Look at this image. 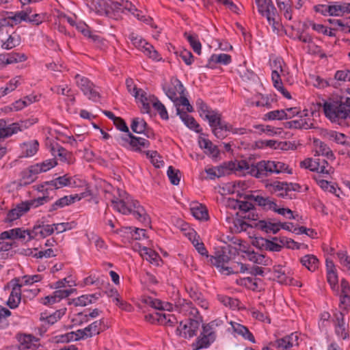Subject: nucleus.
<instances>
[{"label":"nucleus","mask_w":350,"mask_h":350,"mask_svg":"<svg viewBox=\"0 0 350 350\" xmlns=\"http://www.w3.org/2000/svg\"><path fill=\"white\" fill-rule=\"evenodd\" d=\"M110 202L114 211L122 215H132L145 224L150 223V218L144 208L126 191L118 189Z\"/></svg>","instance_id":"obj_1"},{"label":"nucleus","mask_w":350,"mask_h":350,"mask_svg":"<svg viewBox=\"0 0 350 350\" xmlns=\"http://www.w3.org/2000/svg\"><path fill=\"white\" fill-rule=\"evenodd\" d=\"M229 165L231 169H239L242 174H249L256 178H261L273 173H292L286 163L275 161H261L254 165L250 164L245 160H241L239 163H230Z\"/></svg>","instance_id":"obj_2"},{"label":"nucleus","mask_w":350,"mask_h":350,"mask_svg":"<svg viewBox=\"0 0 350 350\" xmlns=\"http://www.w3.org/2000/svg\"><path fill=\"white\" fill-rule=\"evenodd\" d=\"M300 166L318 173L314 178L322 189L331 193L335 191L334 187L327 180L324 179L330 177L334 172L327 161L320 158H308L300 162Z\"/></svg>","instance_id":"obj_3"},{"label":"nucleus","mask_w":350,"mask_h":350,"mask_svg":"<svg viewBox=\"0 0 350 350\" xmlns=\"http://www.w3.org/2000/svg\"><path fill=\"white\" fill-rule=\"evenodd\" d=\"M325 116L332 122L350 118V98L336 96L328 98L323 105Z\"/></svg>","instance_id":"obj_4"},{"label":"nucleus","mask_w":350,"mask_h":350,"mask_svg":"<svg viewBox=\"0 0 350 350\" xmlns=\"http://www.w3.org/2000/svg\"><path fill=\"white\" fill-rule=\"evenodd\" d=\"M230 252L227 250L217 251L215 256L210 258L211 263L216 267L219 271L225 275L243 273L248 271L246 265L239 262L230 261Z\"/></svg>","instance_id":"obj_5"},{"label":"nucleus","mask_w":350,"mask_h":350,"mask_svg":"<svg viewBox=\"0 0 350 350\" xmlns=\"http://www.w3.org/2000/svg\"><path fill=\"white\" fill-rule=\"evenodd\" d=\"M258 13L266 18L272 31L279 34L283 30L281 17L273 5L272 0H255Z\"/></svg>","instance_id":"obj_6"},{"label":"nucleus","mask_w":350,"mask_h":350,"mask_svg":"<svg viewBox=\"0 0 350 350\" xmlns=\"http://www.w3.org/2000/svg\"><path fill=\"white\" fill-rule=\"evenodd\" d=\"M214 322L203 325L202 331L196 341L192 344L193 350L206 349L211 346L216 339Z\"/></svg>","instance_id":"obj_7"},{"label":"nucleus","mask_w":350,"mask_h":350,"mask_svg":"<svg viewBox=\"0 0 350 350\" xmlns=\"http://www.w3.org/2000/svg\"><path fill=\"white\" fill-rule=\"evenodd\" d=\"M129 39L132 44L142 51L146 55L155 61H160L161 57L153 46L147 42L141 36L132 33L129 35Z\"/></svg>","instance_id":"obj_8"},{"label":"nucleus","mask_w":350,"mask_h":350,"mask_svg":"<svg viewBox=\"0 0 350 350\" xmlns=\"http://www.w3.org/2000/svg\"><path fill=\"white\" fill-rule=\"evenodd\" d=\"M75 79L78 88L88 99L93 101L98 100L100 95L98 88L89 79L79 75H76Z\"/></svg>","instance_id":"obj_9"},{"label":"nucleus","mask_w":350,"mask_h":350,"mask_svg":"<svg viewBox=\"0 0 350 350\" xmlns=\"http://www.w3.org/2000/svg\"><path fill=\"white\" fill-rule=\"evenodd\" d=\"M122 1L101 0L94 5L96 12L100 15L115 17L116 12L122 11Z\"/></svg>","instance_id":"obj_10"},{"label":"nucleus","mask_w":350,"mask_h":350,"mask_svg":"<svg viewBox=\"0 0 350 350\" xmlns=\"http://www.w3.org/2000/svg\"><path fill=\"white\" fill-rule=\"evenodd\" d=\"M273 273L275 280L280 284L301 286V284L292 278V272L289 267L277 265L273 267Z\"/></svg>","instance_id":"obj_11"},{"label":"nucleus","mask_w":350,"mask_h":350,"mask_svg":"<svg viewBox=\"0 0 350 350\" xmlns=\"http://www.w3.org/2000/svg\"><path fill=\"white\" fill-rule=\"evenodd\" d=\"M332 322L336 335L342 340L348 339L349 336V325L345 321L344 314L340 311L334 312Z\"/></svg>","instance_id":"obj_12"},{"label":"nucleus","mask_w":350,"mask_h":350,"mask_svg":"<svg viewBox=\"0 0 350 350\" xmlns=\"http://www.w3.org/2000/svg\"><path fill=\"white\" fill-rule=\"evenodd\" d=\"M146 319L151 323H158L168 327H174L178 322L174 314L161 311L146 315Z\"/></svg>","instance_id":"obj_13"},{"label":"nucleus","mask_w":350,"mask_h":350,"mask_svg":"<svg viewBox=\"0 0 350 350\" xmlns=\"http://www.w3.org/2000/svg\"><path fill=\"white\" fill-rule=\"evenodd\" d=\"M200 325V322L196 319H189V321L185 323L180 321L176 333L178 336L184 338H191L196 335Z\"/></svg>","instance_id":"obj_14"},{"label":"nucleus","mask_w":350,"mask_h":350,"mask_svg":"<svg viewBox=\"0 0 350 350\" xmlns=\"http://www.w3.org/2000/svg\"><path fill=\"white\" fill-rule=\"evenodd\" d=\"M118 142L122 146L129 144L134 151H141L142 149L150 147V142L141 137H136L129 133L126 137L121 136L118 138Z\"/></svg>","instance_id":"obj_15"},{"label":"nucleus","mask_w":350,"mask_h":350,"mask_svg":"<svg viewBox=\"0 0 350 350\" xmlns=\"http://www.w3.org/2000/svg\"><path fill=\"white\" fill-rule=\"evenodd\" d=\"M5 288H11V293L7 301V305L11 309L16 308L21 301L22 290L17 279L11 280L5 286Z\"/></svg>","instance_id":"obj_16"},{"label":"nucleus","mask_w":350,"mask_h":350,"mask_svg":"<svg viewBox=\"0 0 350 350\" xmlns=\"http://www.w3.org/2000/svg\"><path fill=\"white\" fill-rule=\"evenodd\" d=\"M31 230H22L21 228H14L11 229L10 230L4 231L0 234V243H8L11 245V251H12L13 245L14 241H13L14 238H20L25 239L27 236L29 237V239H32L31 238Z\"/></svg>","instance_id":"obj_17"},{"label":"nucleus","mask_w":350,"mask_h":350,"mask_svg":"<svg viewBox=\"0 0 350 350\" xmlns=\"http://www.w3.org/2000/svg\"><path fill=\"white\" fill-rule=\"evenodd\" d=\"M175 308L179 313L188 316L189 319L197 318L198 315V309L190 301L185 299H178L175 302Z\"/></svg>","instance_id":"obj_18"},{"label":"nucleus","mask_w":350,"mask_h":350,"mask_svg":"<svg viewBox=\"0 0 350 350\" xmlns=\"http://www.w3.org/2000/svg\"><path fill=\"white\" fill-rule=\"evenodd\" d=\"M133 96L142 103L143 112L149 113L150 107L154 102L152 98L156 97L154 95L147 94L142 89L138 90L137 88H133Z\"/></svg>","instance_id":"obj_19"},{"label":"nucleus","mask_w":350,"mask_h":350,"mask_svg":"<svg viewBox=\"0 0 350 350\" xmlns=\"http://www.w3.org/2000/svg\"><path fill=\"white\" fill-rule=\"evenodd\" d=\"M54 231L53 224L50 225L44 222H38L31 230V238L44 239L52 234Z\"/></svg>","instance_id":"obj_20"},{"label":"nucleus","mask_w":350,"mask_h":350,"mask_svg":"<svg viewBox=\"0 0 350 350\" xmlns=\"http://www.w3.org/2000/svg\"><path fill=\"white\" fill-rule=\"evenodd\" d=\"M329 23L330 29L334 33L332 37H336L338 32L348 33L349 29L348 28L347 18L343 17L340 18H329L327 20Z\"/></svg>","instance_id":"obj_21"},{"label":"nucleus","mask_w":350,"mask_h":350,"mask_svg":"<svg viewBox=\"0 0 350 350\" xmlns=\"http://www.w3.org/2000/svg\"><path fill=\"white\" fill-rule=\"evenodd\" d=\"M243 253L244 254L243 255V257L245 259L255 264L263 266H269L271 264V259L262 254H259L250 250L245 251Z\"/></svg>","instance_id":"obj_22"},{"label":"nucleus","mask_w":350,"mask_h":350,"mask_svg":"<svg viewBox=\"0 0 350 350\" xmlns=\"http://www.w3.org/2000/svg\"><path fill=\"white\" fill-rule=\"evenodd\" d=\"M239 161H234V162H229L228 163H225L223 165H220L216 167H211L206 169V173L209 176L211 179H213L215 177H220L226 174H228L230 171H234V172H239L242 173V172L239 169H231L230 167L229 164L233 163H239Z\"/></svg>","instance_id":"obj_23"},{"label":"nucleus","mask_w":350,"mask_h":350,"mask_svg":"<svg viewBox=\"0 0 350 350\" xmlns=\"http://www.w3.org/2000/svg\"><path fill=\"white\" fill-rule=\"evenodd\" d=\"M315 155L325 157L328 160L334 161L335 156L331 148L323 142L318 139L313 141Z\"/></svg>","instance_id":"obj_24"},{"label":"nucleus","mask_w":350,"mask_h":350,"mask_svg":"<svg viewBox=\"0 0 350 350\" xmlns=\"http://www.w3.org/2000/svg\"><path fill=\"white\" fill-rule=\"evenodd\" d=\"M21 131V126L18 123H13L8 125L4 120H0V139L8 137Z\"/></svg>","instance_id":"obj_25"},{"label":"nucleus","mask_w":350,"mask_h":350,"mask_svg":"<svg viewBox=\"0 0 350 350\" xmlns=\"http://www.w3.org/2000/svg\"><path fill=\"white\" fill-rule=\"evenodd\" d=\"M83 195H70L65 196L57 200H56L50 207L49 211H56L58 208H63L66 206H68L76 201H79L82 198Z\"/></svg>","instance_id":"obj_26"},{"label":"nucleus","mask_w":350,"mask_h":350,"mask_svg":"<svg viewBox=\"0 0 350 350\" xmlns=\"http://www.w3.org/2000/svg\"><path fill=\"white\" fill-rule=\"evenodd\" d=\"M28 211H29L28 204L25 202H22L8 213L5 220L8 222H12L20 218Z\"/></svg>","instance_id":"obj_27"},{"label":"nucleus","mask_w":350,"mask_h":350,"mask_svg":"<svg viewBox=\"0 0 350 350\" xmlns=\"http://www.w3.org/2000/svg\"><path fill=\"white\" fill-rule=\"evenodd\" d=\"M17 340L22 349H36L38 345V339L31 334H18Z\"/></svg>","instance_id":"obj_28"},{"label":"nucleus","mask_w":350,"mask_h":350,"mask_svg":"<svg viewBox=\"0 0 350 350\" xmlns=\"http://www.w3.org/2000/svg\"><path fill=\"white\" fill-rule=\"evenodd\" d=\"M39 148V143L37 140H30L21 144V157H31L35 155Z\"/></svg>","instance_id":"obj_29"},{"label":"nucleus","mask_w":350,"mask_h":350,"mask_svg":"<svg viewBox=\"0 0 350 350\" xmlns=\"http://www.w3.org/2000/svg\"><path fill=\"white\" fill-rule=\"evenodd\" d=\"M184 86L178 79H175L171 83V85L165 90V94L172 100H177L178 96L183 95L184 93Z\"/></svg>","instance_id":"obj_30"},{"label":"nucleus","mask_w":350,"mask_h":350,"mask_svg":"<svg viewBox=\"0 0 350 350\" xmlns=\"http://www.w3.org/2000/svg\"><path fill=\"white\" fill-rule=\"evenodd\" d=\"M298 336L296 333L286 336L276 340L277 347L281 350H287L291 347L298 345Z\"/></svg>","instance_id":"obj_31"},{"label":"nucleus","mask_w":350,"mask_h":350,"mask_svg":"<svg viewBox=\"0 0 350 350\" xmlns=\"http://www.w3.org/2000/svg\"><path fill=\"white\" fill-rule=\"evenodd\" d=\"M247 199L255 202L265 210H272V208H275V202L269 197L265 198L259 195L251 194L247 196Z\"/></svg>","instance_id":"obj_32"},{"label":"nucleus","mask_w":350,"mask_h":350,"mask_svg":"<svg viewBox=\"0 0 350 350\" xmlns=\"http://www.w3.org/2000/svg\"><path fill=\"white\" fill-rule=\"evenodd\" d=\"M177 115L179 116L181 120L184 124L190 129L193 130L196 133L201 131L200 124L196 121V120L187 112L182 111L180 109H177Z\"/></svg>","instance_id":"obj_33"},{"label":"nucleus","mask_w":350,"mask_h":350,"mask_svg":"<svg viewBox=\"0 0 350 350\" xmlns=\"http://www.w3.org/2000/svg\"><path fill=\"white\" fill-rule=\"evenodd\" d=\"M107 326L105 323L104 319H101L94 321L93 323L85 327L86 332L88 334L90 338H92L96 335H98L100 333L105 330Z\"/></svg>","instance_id":"obj_34"},{"label":"nucleus","mask_w":350,"mask_h":350,"mask_svg":"<svg viewBox=\"0 0 350 350\" xmlns=\"http://www.w3.org/2000/svg\"><path fill=\"white\" fill-rule=\"evenodd\" d=\"M234 207H238L241 211H243L245 213H248L247 215L243 216L245 218H248L249 219L256 221L257 215L254 213V205L252 202L247 201H237Z\"/></svg>","instance_id":"obj_35"},{"label":"nucleus","mask_w":350,"mask_h":350,"mask_svg":"<svg viewBox=\"0 0 350 350\" xmlns=\"http://www.w3.org/2000/svg\"><path fill=\"white\" fill-rule=\"evenodd\" d=\"M299 261L304 267L312 272L315 271L319 265V259L313 254H306L302 256Z\"/></svg>","instance_id":"obj_36"},{"label":"nucleus","mask_w":350,"mask_h":350,"mask_svg":"<svg viewBox=\"0 0 350 350\" xmlns=\"http://www.w3.org/2000/svg\"><path fill=\"white\" fill-rule=\"evenodd\" d=\"M200 147L204 150V152L207 154L215 157L219 151L216 146H215L209 139L200 137L198 140Z\"/></svg>","instance_id":"obj_37"},{"label":"nucleus","mask_w":350,"mask_h":350,"mask_svg":"<svg viewBox=\"0 0 350 350\" xmlns=\"http://www.w3.org/2000/svg\"><path fill=\"white\" fill-rule=\"evenodd\" d=\"M21 77L18 76L10 79L5 86L0 88V98L5 96V95L16 90L17 87L21 85Z\"/></svg>","instance_id":"obj_38"},{"label":"nucleus","mask_w":350,"mask_h":350,"mask_svg":"<svg viewBox=\"0 0 350 350\" xmlns=\"http://www.w3.org/2000/svg\"><path fill=\"white\" fill-rule=\"evenodd\" d=\"M68 176L64 175L62 176H59L51 181L45 182V185L48 187L46 190H48L49 189H57L64 187H68Z\"/></svg>","instance_id":"obj_39"},{"label":"nucleus","mask_w":350,"mask_h":350,"mask_svg":"<svg viewBox=\"0 0 350 350\" xmlns=\"http://www.w3.org/2000/svg\"><path fill=\"white\" fill-rule=\"evenodd\" d=\"M140 255L152 264L158 265L161 260L159 254L150 248L143 247L140 250Z\"/></svg>","instance_id":"obj_40"},{"label":"nucleus","mask_w":350,"mask_h":350,"mask_svg":"<svg viewBox=\"0 0 350 350\" xmlns=\"http://www.w3.org/2000/svg\"><path fill=\"white\" fill-rule=\"evenodd\" d=\"M100 294L83 295L73 300L76 306H85L98 299Z\"/></svg>","instance_id":"obj_41"},{"label":"nucleus","mask_w":350,"mask_h":350,"mask_svg":"<svg viewBox=\"0 0 350 350\" xmlns=\"http://www.w3.org/2000/svg\"><path fill=\"white\" fill-rule=\"evenodd\" d=\"M311 79L312 80L313 85L318 88H325L329 86H332L334 88L338 87L337 83L332 79L327 80L320 77L319 76L312 75L311 77Z\"/></svg>","instance_id":"obj_42"},{"label":"nucleus","mask_w":350,"mask_h":350,"mask_svg":"<svg viewBox=\"0 0 350 350\" xmlns=\"http://www.w3.org/2000/svg\"><path fill=\"white\" fill-rule=\"evenodd\" d=\"M36 96L33 95H29L25 96L22 99H19L12 104L11 109L14 111H19L25 107L32 104L36 100Z\"/></svg>","instance_id":"obj_43"},{"label":"nucleus","mask_w":350,"mask_h":350,"mask_svg":"<svg viewBox=\"0 0 350 350\" xmlns=\"http://www.w3.org/2000/svg\"><path fill=\"white\" fill-rule=\"evenodd\" d=\"M12 256L11 245L8 243H0V270L3 268L6 260Z\"/></svg>","instance_id":"obj_44"},{"label":"nucleus","mask_w":350,"mask_h":350,"mask_svg":"<svg viewBox=\"0 0 350 350\" xmlns=\"http://www.w3.org/2000/svg\"><path fill=\"white\" fill-rule=\"evenodd\" d=\"M228 128H230L228 126V122L222 121L219 124H217L216 126L212 127L211 130L212 133L217 138L223 139L228 135Z\"/></svg>","instance_id":"obj_45"},{"label":"nucleus","mask_w":350,"mask_h":350,"mask_svg":"<svg viewBox=\"0 0 350 350\" xmlns=\"http://www.w3.org/2000/svg\"><path fill=\"white\" fill-rule=\"evenodd\" d=\"M66 309H60L56 310L50 315H46L45 314H41L40 320L46 321L49 325H53L57 321H59L66 313Z\"/></svg>","instance_id":"obj_46"},{"label":"nucleus","mask_w":350,"mask_h":350,"mask_svg":"<svg viewBox=\"0 0 350 350\" xmlns=\"http://www.w3.org/2000/svg\"><path fill=\"white\" fill-rule=\"evenodd\" d=\"M232 62L231 56L226 53L213 54L208 59V64H220L228 65Z\"/></svg>","instance_id":"obj_47"},{"label":"nucleus","mask_w":350,"mask_h":350,"mask_svg":"<svg viewBox=\"0 0 350 350\" xmlns=\"http://www.w3.org/2000/svg\"><path fill=\"white\" fill-rule=\"evenodd\" d=\"M107 296L112 299V301L116 304V305L119 306L120 308L129 310L131 308V305L128 304L126 302L123 301L120 299V295L118 292L115 288H111L106 292Z\"/></svg>","instance_id":"obj_48"},{"label":"nucleus","mask_w":350,"mask_h":350,"mask_svg":"<svg viewBox=\"0 0 350 350\" xmlns=\"http://www.w3.org/2000/svg\"><path fill=\"white\" fill-rule=\"evenodd\" d=\"M203 118L208 120L211 128L216 126L217 124L223 121L221 120V114L218 111L212 109Z\"/></svg>","instance_id":"obj_49"},{"label":"nucleus","mask_w":350,"mask_h":350,"mask_svg":"<svg viewBox=\"0 0 350 350\" xmlns=\"http://www.w3.org/2000/svg\"><path fill=\"white\" fill-rule=\"evenodd\" d=\"M57 165V162L55 159H46L42 163L34 164L33 170L36 172H45L51 170Z\"/></svg>","instance_id":"obj_50"},{"label":"nucleus","mask_w":350,"mask_h":350,"mask_svg":"<svg viewBox=\"0 0 350 350\" xmlns=\"http://www.w3.org/2000/svg\"><path fill=\"white\" fill-rule=\"evenodd\" d=\"M147 124L143 118H135L132 120L131 128L134 133H144L146 131Z\"/></svg>","instance_id":"obj_51"},{"label":"nucleus","mask_w":350,"mask_h":350,"mask_svg":"<svg viewBox=\"0 0 350 350\" xmlns=\"http://www.w3.org/2000/svg\"><path fill=\"white\" fill-rule=\"evenodd\" d=\"M185 38L187 40L193 51L197 54L201 53L202 45L196 34H190L187 32L184 33Z\"/></svg>","instance_id":"obj_52"},{"label":"nucleus","mask_w":350,"mask_h":350,"mask_svg":"<svg viewBox=\"0 0 350 350\" xmlns=\"http://www.w3.org/2000/svg\"><path fill=\"white\" fill-rule=\"evenodd\" d=\"M34 165L29 166L26 170L23 172L22 180L25 185H28L36 180L39 172H36L33 169Z\"/></svg>","instance_id":"obj_53"},{"label":"nucleus","mask_w":350,"mask_h":350,"mask_svg":"<svg viewBox=\"0 0 350 350\" xmlns=\"http://www.w3.org/2000/svg\"><path fill=\"white\" fill-rule=\"evenodd\" d=\"M21 43L20 36L16 33H12L8 38L2 43L1 47L5 50H10L17 46Z\"/></svg>","instance_id":"obj_54"},{"label":"nucleus","mask_w":350,"mask_h":350,"mask_svg":"<svg viewBox=\"0 0 350 350\" xmlns=\"http://www.w3.org/2000/svg\"><path fill=\"white\" fill-rule=\"evenodd\" d=\"M234 330L237 334L243 336L245 339L250 340L252 342H255V338L254 335L250 332V330L245 326L237 323L233 326Z\"/></svg>","instance_id":"obj_55"},{"label":"nucleus","mask_w":350,"mask_h":350,"mask_svg":"<svg viewBox=\"0 0 350 350\" xmlns=\"http://www.w3.org/2000/svg\"><path fill=\"white\" fill-rule=\"evenodd\" d=\"M298 116L302 129H309L313 126V119L308 116V110L300 111Z\"/></svg>","instance_id":"obj_56"},{"label":"nucleus","mask_w":350,"mask_h":350,"mask_svg":"<svg viewBox=\"0 0 350 350\" xmlns=\"http://www.w3.org/2000/svg\"><path fill=\"white\" fill-rule=\"evenodd\" d=\"M191 213L193 217L199 220H206L208 218V211L205 206L198 205L191 208Z\"/></svg>","instance_id":"obj_57"},{"label":"nucleus","mask_w":350,"mask_h":350,"mask_svg":"<svg viewBox=\"0 0 350 350\" xmlns=\"http://www.w3.org/2000/svg\"><path fill=\"white\" fill-rule=\"evenodd\" d=\"M11 314V312L8 308L0 306V329H3L8 327L10 324L8 318Z\"/></svg>","instance_id":"obj_58"},{"label":"nucleus","mask_w":350,"mask_h":350,"mask_svg":"<svg viewBox=\"0 0 350 350\" xmlns=\"http://www.w3.org/2000/svg\"><path fill=\"white\" fill-rule=\"evenodd\" d=\"M70 321L72 326H80L88 323L89 321L86 314V311L74 314L70 317Z\"/></svg>","instance_id":"obj_59"},{"label":"nucleus","mask_w":350,"mask_h":350,"mask_svg":"<svg viewBox=\"0 0 350 350\" xmlns=\"http://www.w3.org/2000/svg\"><path fill=\"white\" fill-rule=\"evenodd\" d=\"M42 277L40 275H24L22 278H15L19 280V284L21 288L25 285H31L36 282H38L42 280Z\"/></svg>","instance_id":"obj_60"},{"label":"nucleus","mask_w":350,"mask_h":350,"mask_svg":"<svg viewBox=\"0 0 350 350\" xmlns=\"http://www.w3.org/2000/svg\"><path fill=\"white\" fill-rule=\"evenodd\" d=\"M326 137L329 140L334 141L339 144H345L346 143L347 136L343 133L335 131H329L327 132Z\"/></svg>","instance_id":"obj_61"},{"label":"nucleus","mask_w":350,"mask_h":350,"mask_svg":"<svg viewBox=\"0 0 350 350\" xmlns=\"http://www.w3.org/2000/svg\"><path fill=\"white\" fill-rule=\"evenodd\" d=\"M310 25L312 30L315 31L316 32L319 33H321L323 35L328 36L329 37H332L334 33L330 29L329 27H327L324 25L320 24V23H316L314 22H311L310 23Z\"/></svg>","instance_id":"obj_62"},{"label":"nucleus","mask_w":350,"mask_h":350,"mask_svg":"<svg viewBox=\"0 0 350 350\" xmlns=\"http://www.w3.org/2000/svg\"><path fill=\"white\" fill-rule=\"evenodd\" d=\"M340 265L343 267L345 271H347L350 275V256L344 251H340L337 253Z\"/></svg>","instance_id":"obj_63"},{"label":"nucleus","mask_w":350,"mask_h":350,"mask_svg":"<svg viewBox=\"0 0 350 350\" xmlns=\"http://www.w3.org/2000/svg\"><path fill=\"white\" fill-rule=\"evenodd\" d=\"M340 85L338 82H347L350 81V70H337L334 75V78L332 79Z\"/></svg>","instance_id":"obj_64"}]
</instances>
